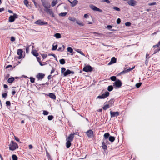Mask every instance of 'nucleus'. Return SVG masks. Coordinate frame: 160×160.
Returning a JSON list of instances; mask_svg holds the SVG:
<instances>
[{
	"instance_id": "30",
	"label": "nucleus",
	"mask_w": 160,
	"mask_h": 160,
	"mask_svg": "<svg viewBox=\"0 0 160 160\" xmlns=\"http://www.w3.org/2000/svg\"><path fill=\"white\" fill-rule=\"evenodd\" d=\"M59 62L61 64L63 65L65 63V60L64 59H61L60 60Z\"/></svg>"
},
{
	"instance_id": "33",
	"label": "nucleus",
	"mask_w": 160,
	"mask_h": 160,
	"mask_svg": "<svg viewBox=\"0 0 160 160\" xmlns=\"http://www.w3.org/2000/svg\"><path fill=\"white\" fill-rule=\"evenodd\" d=\"M12 158L13 160H17L18 157L16 155L13 154L12 156Z\"/></svg>"
},
{
	"instance_id": "32",
	"label": "nucleus",
	"mask_w": 160,
	"mask_h": 160,
	"mask_svg": "<svg viewBox=\"0 0 160 160\" xmlns=\"http://www.w3.org/2000/svg\"><path fill=\"white\" fill-rule=\"evenodd\" d=\"M54 43L52 45V50H55L57 49V48L58 47V45H54Z\"/></svg>"
},
{
	"instance_id": "25",
	"label": "nucleus",
	"mask_w": 160,
	"mask_h": 160,
	"mask_svg": "<svg viewBox=\"0 0 160 160\" xmlns=\"http://www.w3.org/2000/svg\"><path fill=\"white\" fill-rule=\"evenodd\" d=\"M47 10H45V11L47 13H49V14H53V12L52 10L49 9H47Z\"/></svg>"
},
{
	"instance_id": "22",
	"label": "nucleus",
	"mask_w": 160,
	"mask_h": 160,
	"mask_svg": "<svg viewBox=\"0 0 160 160\" xmlns=\"http://www.w3.org/2000/svg\"><path fill=\"white\" fill-rule=\"evenodd\" d=\"M110 136V134L108 132L106 133L104 135V138L103 139H108Z\"/></svg>"
},
{
	"instance_id": "17",
	"label": "nucleus",
	"mask_w": 160,
	"mask_h": 160,
	"mask_svg": "<svg viewBox=\"0 0 160 160\" xmlns=\"http://www.w3.org/2000/svg\"><path fill=\"white\" fill-rule=\"evenodd\" d=\"M49 96L53 99H56V96L53 93H49L48 95Z\"/></svg>"
},
{
	"instance_id": "12",
	"label": "nucleus",
	"mask_w": 160,
	"mask_h": 160,
	"mask_svg": "<svg viewBox=\"0 0 160 160\" xmlns=\"http://www.w3.org/2000/svg\"><path fill=\"white\" fill-rule=\"evenodd\" d=\"M35 23L39 25H47L48 23L43 21H41L40 20H38L35 22Z\"/></svg>"
},
{
	"instance_id": "26",
	"label": "nucleus",
	"mask_w": 160,
	"mask_h": 160,
	"mask_svg": "<svg viewBox=\"0 0 160 160\" xmlns=\"http://www.w3.org/2000/svg\"><path fill=\"white\" fill-rule=\"evenodd\" d=\"M57 0H53L51 3V5L52 7L55 6L58 2Z\"/></svg>"
},
{
	"instance_id": "39",
	"label": "nucleus",
	"mask_w": 160,
	"mask_h": 160,
	"mask_svg": "<svg viewBox=\"0 0 160 160\" xmlns=\"http://www.w3.org/2000/svg\"><path fill=\"white\" fill-rule=\"evenodd\" d=\"M142 84V82H138L136 84L135 86L137 88H139Z\"/></svg>"
},
{
	"instance_id": "9",
	"label": "nucleus",
	"mask_w": 160,
	"mask_h": 160,
	"mask_svg": "<svg viewBox=\"0 0 160 160\" xmlns=\"http://www.w3.org/2000/svg\"><path fill=\"white\" fill-rule=\"evenodd\" d=\"M110 113L111 117H117L119 116V112L118 111L115 112L111 111L110 112Z\"/></svg>"
},
{
	"instance_id": "41",
	"label": "nucleus",
	"mask_w": 160,
	"mask_h": 160,
	"mask_svg": "<svg viewBox=\"0 0 160 160\" xmlns=\"http://www.w3.org/2000/svg\"><path fill=\"white\" fill-rule=\"evenodd\" d=\"M68 19L69 20L73 22L76 21L77 20L76 18H74L70 17L68 18Z\"/></svg>"
},
{
	"instance_id": "6",
	"label": "nucleus",
	"mask_w": 160,
	"mask_h": 160,
	"mask_svg": "<svg viewBox=\"0 0 160 160\" xmlns=\"http://www.w3.org/2000/svg\"><path fill=\"white\" fill-rule=\"evenodd\" d=\"M43 6L46 9H49L50 7V5L49 3L46 2L43 0H41Z\"/></svg>"
},
{
	"instance_id": "5",
	"label": "nucleus",
	"mask_w": 160,
	"mask_h": 160,
	"mask_svg": "<svg viewBox=\"0 0 160 160\" xmlns=\"http://www.w3.org/2000/svg\"><path fill=\"white\" fill-rule=\"evenodd\" d=\"M83 70L86 72H90L92 70V68L90 65H87L83 68Z\"/></svg>"
},
{
	"instance_id": "34",
	"label": "nucleus",
	"mask_w": 160,
	"mask_h": 160,
	"mask_svg": "<svg viewBox=\"0 0 160 160\" xmlns=\"http://www.w3.org/2000/svg\"><path fill=\"white\" fill-rule=\"evenodd\" d=\"M110 79L111 80L114 81H116V76H113L110 77Z\"/></svg>"
},
{
	"instance_id": "64",
	"label": "nucleus",
	"mask_w": 160,
	"mask_h": 160,
	"mask_svg": "<svg viewBox=\"0 0 160 160\" xmlns=\"http://www.w3.org/2000/svg\"><path fill=\"white\" fill-rule=\"evenodd\" d=\"M107 28L108 29H110L112 28V26L111 25H108L107 26Z\"/></svg>"
},
{
	"instance_id": "7",
	"label": "nucleus",
	"mask_w": 160,
	"mask_h": 160,
	"mask_svg": "<svg viewBox=\"0 0 160 160\" xmlns=\"http://www.w3.org/2000/svg\"><path fill=\"white\" fill-rule=\"evenodd\" d=\"M114 83V85L119 88L122 85V82L119 79L117 80Z\"/></svg>"
},
{
	"instance_id": "11",
	"label": "nucleus",
	"mask_w": 160,
	"mask_h": 160,
	"mask_svg": "<svg viewBox=\"0 0 160 160\" xmlns=\"http://www.w3.org/2000/svg\"><path fill=\"white\" fill-rule=\"evenodd\" d=\"M22 52L23 51L21 49H19L17 50V54L19 55L17 58L18 59H20L22 58Z\"/></svg>"
},
{
	"instance_id": "18",
	"label": "nucleus",
	"mask_w": 160,
	"mask_h": 160,
	"mask_svg": "<svg viewBox=\"0 0 160 160\" xmlns=\"http://www.w3.org/2000/svg\"><path fill=\"white\" fill-rule=\"evenodd\" d=\"M78 1L77 0H74L72 2L71 4V6L73 7L75 6L78 4Z\"/></svg>"
},
{
	"instance_id": "63",
	"label": "nucleus",
	"mask_w": 160,
	"mask_h": 160,
	"mask_svg": "<svg viewBox=\"0 0 160 160\" xmlns=\"http://www.w3.org/2000/svg\"><path fill=\"white\" fill-rule=\"evenodd\" d=\"M84 17L86 18H89L88 15L87 14H85L84 15Z\"/></svg>"
},
{
	"instance_id": "60",
	"label": "nucleus",
	"mask_w": 160,
	"mask_h": 160,
	"mask_svg": "<svg viewBox=\"0 0 160 160\" xmlns=\"http://www.w3.org/2000/svg\"><path fill=\"white\" fill-rule=\"evenodd\" d=\"M102 2H106L108 3H110V1L108 0H102Z\"/></svg>"
},
{
	"instance_id": "29",
	"label": "nucleus",
	"mask_w": 160,
	"mask_h": 160,
	"mask_svg": "<svg viewBox=\"0 0 160 160\" xmlns=\"http://www.w3.org/2000/svg\"><path fill=\"white\" fill-rule=\"evenodd\" d=\"M113 89V87L112 85L108 86V90L109 92L112 91Z\"/></svg>"
},
{
	"instance_id": "61",
	"label": "nucleus",
	"mask_w": 160,
	"mask_h": 160,
	"mask_svg": "<svg viewBox=\"0 0 160 160\" xmlns=\"http://www.w3.org/2000/svg\"><path fill=\"white\" fill-rule=\"evenodd\" d=\"M48 56H53V57H54V58H57V57L54 54H51V53H50V54H48Z\"/></svg>"
},
{
	"instance_id": "54",
	"label": "nucleus",
	"mask_w": 160,
	"mask_h": 160,
	"mask_svg": "<svg viewBox=\"0 0 160 160\" xmlns=\"http://www.w3.org/2000/svg\"><path fill=\"white\" fill-rule=\"evenodd\" d=\"M46 155L48 157L49 159H50L51 158V156L49 154V153L47 151H46Z\"/></svg>"
},
{
	"instance_id": "2",
	"label": "nucleus",
	"mask_w": 160,
	"mask_h": 160,
	"mask_svg": "<svg viewBox=\"0 0 160 160\" xmlns=\"http://www.w3.org/2000/svg\"><path fill=\"white\" fill-rule=\"evenodd\" d=\"M18 16L16 13H14L13 16L11 15L9 18V21L10 22H12L15 20V19L18 18Z\"/></svg>"
},
{
	"instance_id": "3",
	"label": "nucleus",
	"mask_w": 160,
	"mask_h": 160,
	"mask_svg": "<svg viewBox=\"0 0 160 160\" xmlns=\"http://www.w3.org/2000/svg\"><path fill=\"white\" fill-rule=\"evenodd\" d=\"M89 6L90 8L94 11H98L101 13L102 12V10L99 9L95 6L93 5H90Z\"/></svg>"
},
{
	"instance_id": "16",
	"label": "nucleus",
	"mask_w": 160,
	"mask_h": 160,
	"mask_svg": "<svg viewBox=\"0 0 160 160\" xmlns=\"http://www.w3.org/2000/svg\"><path fill=\"white\" fill-rule=\"evenodd\" d=\"M74 133L71 134L68 137V139L70 141H72L73 140Z\"/></svg>"
},
{
	"instance_id": "45",
	"label": "nucleus",
	"mask_w": 160,
	"mask_h": 160,
	"mask_svg": "<svg viewBox=\"0 0 160 160\" xmlns=\"http://www.w3.org/2000/svg\"><path fill=\"white\" fill-rule=\"evenodd\" d=\"M6 105L7 107H8L10 106L11 103L9 101H7L6 102Z\"/></svg>"
},
{
	"instance_id": "42",
	"label": "nucleus",
	"mask_w": 160,
	"mask_h": 160,
	"mask_svg": "<svg viewBox=\"0 0 160 160\" xmlns=\"http://www.w3.org/2000/svg\"><path fill=\"white\" fill-rule=\"evenodd\" d=\"M54 118V117L52 115H49L48 116V119L49 120H51Z\"/></svg>"
},
{
	"instance_id": "36",
	"label": "nucleus",
	"mask_w": 160,
	"mask_h": 160,
	"mask_svg": "<svg viewBox=\"0 0 160 160\" xmlns=\"http://www.w3.org/2000/svg\"><path fill=\"white\" fill-rule=\"evenodd\" d=\"M113 9L117 11H120V9L118 7L116 6L113 7Z\"/></svg>"
},
{
	"instance_id": "48",
	"label": "nucleus",
	"mask_w": 160,
	"mask_h": 160,
	"mask_svg": "<svg viewBox=\"0 0 160 160\" xmlns=\"http://www.w3.org/2000/svg\"><path fill=\"white\" fill-rule=\"evenodd\" d=\"M134 67H133L132 68H129V69H128L126 70V71L127 72H129L131 70H133L134 68Z\"/></svg>"
},
{
	"instance_id": "20",
	"label": "nucleus",
	"mask_w": 160,
	"mask_h": 160,
	"mask_svg": "<svg viewBox=\"0 0 160 160\" xmlns=\"http://www.w3.org/2000/svg\"><path fill=\"white\" fill-rule=\"evenodd\" d=\"M32 53L33 54V55L34 56L37 57V56H38V52L36 50H33L32 51Z\"/></svg>"
},
{
	"instance_id": "10",
	"label": "nucleus",
	"mask_w": 160,
	"mask_h": 160,
	"mask_svg": "<svg viewBox=\"0 0 160 160\" xmlns=\"http://www.w3.org/2000/svg\"><path fill=\"white\" fill-rule=\"evenodd\" d=\"M74 73V72L73 71H71L69 69L67 70L65 72H64L63 73V75L64 76H66L68 75L71 74H73Z\"/></svg>"
},
{
	"instance_id": "21",
	"label": "nucleus",
	"mask_w": 160,
	"mask_h": 160,
	"mask_svg": "<svg viewBox=\"0 0 160 160\" xmlns=\"http://www.w3.org/2000/svg\"><path fill=\"white\" fill-rule=\"evenodd\" d=\"M102 148L104 150H106L107 149V146L105 144L104 142H102Z\"/></svg>"
},
{
	"instance_id": "8",
	"label": "nucleus",
	"mask_w": 160,
	"mask_h": 160,
	"mask_svg": "<svg viewBox=\"0 0 160 160\" xmlns=\"http://www.w3.org/2000/svg\"><path fill=\"white\" fill-rule=\"evenodd\" d=\"M128 3L130 6H135L136 5L137 2L135 0H129Z\"/></svg>"
},
{
	"instance_id": "4",
	"label": "nucleus",
	"mask_w": 160,
	"mask_h": 160,
	"mask_svg": "<svg viewBox=\"0 0 160 160\" xmlns=\"http://www.w3.org/2000/svg\"><path fill=\"white\" fill-rule=\"evenodd\" d=\"M109 95V93L108 91H106L105 93H103L101 95L98 96V98L99 99H104L108 97Z\"/></svg>"
},
{
	"instance_id": "50",
	"label": "nucleus",
	"mask_w": 160,
	"mask_h": 160,
	"mask_svg": "<svg viewBox=\"0 0 160 160\" xmlns=\"http://www.w3.org/2000/svg\"><path fill=\"white\" fill-rule=\"evenodd\" d=\"M127 73V72L126 71V70H123V71H122L121 72H120L119 73V74H120V75L126 73Z\"/></svg>"
},
{
	"instance_id": "53",
	"label": "nucleus",
	"mask_w": 160,
	"mask_h": 160,
	"mask_svg": "<svg viewBox=\"0 0 160 160\" xmlns=\"http://www.w3.org/2000/svg\"><path fill=\"white\" fill-rule=\"evenodd\" d=\"M160 50V48H157V49H156L154 50V53L153 54H155L157 52H158Z\"/></svg>"
},
{
	"instance_id": "28",
	"label": "nucleus",
	"mask_w": 160,
	"mask_h": 160,
	"mask_svg": "<svg viewBox=\"0 0 160 160\" xmlns=\"http://www.w3.org/2000/svg\"><path fill=\"white\" fill-rule=\"evenodd\" d=\"M54 36L58 39L60 38H61V34L59 33H56L54 34Z\"/></svg>"
},
{
	"instance_id": "58",
	"label": "nucleus",
	"mask_w": 160,
	"mask_h": 160,
	"mask_svg": "<svg viewBox=\"0 0 160 160\" xmlns=\"http://www.w3.org/2000/svg\"><path fill=\"white\" fill-rule=\"evenodd\" d=\"M15 39L14 37L13 36H12L11 37L10 40L12 42H14L15 41Z\"/></svg>"
},
{
	"instance_id": "24",
	"label": "nucleus",
	"mask_w": 160,
	"mask_h": 160,
	"mask_svg": "<svg viewBox=\"0 0 160 160\" xmlns=\"http://www.w3.org/2000/svg\"><path fill=\"white\" fill-rule=\"evenodd\" d=\"M115 140V138L113 136H110L109 137V140L112 142H113Z\"/></svg>"
},
{
	"instance_id": "46",
	"label": "nucleus",
	"mask_w": 160,
	"mask_h": 160,
	"mask_svg": "<svg viewBox=\"0 0 160 160\" xmlns=\"http://www.w3.org/2000/svg\"><path fill=\"white\" fill-rule=\"evenodd\" d=\"M67 14V12L61 13L59 14V16L62 17H64Z\"/></svg>"
},
{
	"instance_id": "38",
	"label": "nucleus",
	"mask_w": 160,
	"mask_h": 160,
	"mask_svg": "<svg viewBox=\"0 0 160 160\" xmlns=\"http://www.w3.org/2000/svg\"><path fill=\"white\" fill-rule=\"evenodd\" d=\"M67 50L68 52H70V53H72L73 51L71 47L68 48H67Z\"/></svg>"
},
{
	"instance_id": "40",
	"label": "nucleus",
	"mask_w": 160,
	"mask_h": 160,
	"mask_svg": "<svg viewBox=\"0 0 160 160\" xmlns=\"http://www.w3.org/2000/svg\"><path fill=\"white\" fill-rule=\"evenodd\" d=\"M114 102V100L113 98H112L111 100L108 102L109 104H112Z\"/></svg>"
},
{
	"instance_id": "23",
	"label": "nucleus",
	"mask_w": 160,
	"mask_h": 160,
	"mask_svg": "<svg viewBox=\"0 0 160 160\" xmlns=\"http://www.w3.org/2000/svg\"><path fill=\"white\" fill-rule=\"evenodd\" d=\"M71 141L69 140H68L66 142V147L68 148H69L71 145Z\"/></svg>"
},
{
	"instance_id": "51",
	"label": "nucleus",
	"mask_w": 160,
	"mask_h": 160,
	"mask_svg": "<svg viewBox=\"0 0 160 160\" xmlns=\"http://www.w3.org/2000/svg\"><path fill=\"white\" fill-rule=\"evenodd\" d=\"M49 112L46 111L44 110L43 111V114L44 115H46L48 114Z\"/></svg>"
},
{
	"instance_id": "35",
	"label": "nucleus",
	"mask_w": 160,
	"mask_h": 160,
	"mask_svg": "<svg viewBox=\"0 0 160 160\" xmlns=\"http://www.w3.org/2000/svg\"><path fill=\"white\" fill-rule=\"evenodd\" d=\"M102 142H104L105 144H110V142L108 141V139H103V140Z\"/></svg>"
},
{
	"instance_id": "57",
	"label": "nucleus",
	"mask_w": 160,
	"mask_h": 160,
	"mask_svg": "<svg viewBox=\"0 0 160 160\" xmlns=\"http://www.w3.org/2000/svg\"><path fill=\"white\" fill-rule=\"evenodd\" d=\"M121 22V19L119 18H118L117 20V23L118 24H119Z\"/></svg>"
},
{
	"instance_id": "47",
	"label": "nucleus",
	"mask_w": 160,
	"mask_h": 160,
	"mask_svg": "<svg viewBox=\"0 0 160 160\" xmlns=\"http://www.w3.org/2000/svg\"><path fill=\"white\" fill-rule=\"evenodd\" d=\"M7 96V94L6 93H3L2 94V98H6Z\"/></svg>"
},
{
	"instance_id": "31",
	"label": "nucleus",
	"mask_w": 160,
	"mask_h": 160,
	"mask_svg": "<svg viewBox=\"0 0 160 160\" xmlns=\"http://www.w3.org/2000/svg\"><path fill=\"white\" fill-rule=\"evenodd\" d=\"M109 108V104H107L106 105H105L103 107V109L104 110H106L108 108Z\"/></svg>"
},
{
	"instance_id": "62",
	"label": "nucleus",
	"mask_w": 160,
	"mask_h": 160,
	"mask_svg": "<svg viewBox=\"0 0 160 160\" xmlns=\"http://www.w3.org/2000/svg\"><path fill=\"white\" fill-rule=\"evenodd\" d=\"M55 71V69L53 67H52V69L51 72V73L52 74V73L54 72Z\"/></svg>"
},
{
	"instance_id": "59",
	"label": "nucleus",
	"mask_w": 160,
	"mask_h": 160,
	"mask_svg": "<svg viewBox=\"0 0 160 160\" xmlns=\"http://www.w3.org/2000/svg\"><path fill=\"white\" fill-rule=\"evenodd\" d=\"M160 46V41L156 45H154L153 47L155 48L156 47H159V46Z\"/></svg>"
},
{
	"instance_id": "37",
	"label": "nucleus",
	"mask_w": 160,
	"mask_h": 160,
	"mask_svg": "<svg viewBox=\"0 0 160 160\" xmlns=\"http://www.w3.org/2000/svg\"><path fill=\"white\" fill-rule=\"evenodd\" d=\"M24 4L27 7H28L29 5L28 3L29 2L27 0H24Z\"/></svg>"
},
{
	"instance_id": "15",
	"label": "nucleus",
	"mask_w": 160,
	"mask_h": 160,
	"mask_svg": "<svg viewBox=\"0 0 160 160\" xmlns=\"http://www.w3.org/2000/svg\"><path fill=\"white\" fill-rule=\"evenodd\" d=\"M116 58H115L114 57H113L112 58L111 61L109 62L108 64V65H110L113 63H114L116 62Z\"/></svg>"
},
{
	"instance_id": "1",
	"label": "nucleus",
	"mask_w": 160,
	"mask_h": 160,
	"mask_svg": "<svg viewBox=\"0 0 160 160\" xmlns=\"http://www.w3.org/2000/svg\"><path fill=\"white\" fill-rule=\"evenodd\" d=\"M18 146L17 143L12 141L10 144L9 145V149L10 150L14 151L18 148Z\"/></svg>"
},
{
	"instance_id": "43",
	"label": "nucleus",
	"mask_w": 160,
	"mask_h": 160,
	"mask_svg": "<svg viewBox=\"0 0 160 160\" xmlns=\"http://www.w3.org/2000/svg\"><path fill=\"white\" fill-rule=\"evenodd\" d=\"M76 51L79 52V53H80L82 55H83V56H84V55L83 53L81 51V50H80L79 49H77Z\"/></svg>"
},
{
	"instance_id": "44",
	"label": "nucleus",
	"mask_w": 160,
	"mask_h": 160,
	"mask_svg": "<svg viewBox=\"0 0 160 160\" xmlns=\"http://www.w3.org/2000/svg\"><path fill=\"white\" fill-rule=\"evenodd\" d=\"M66 70V68H65L62 67L61 68V73L62 74H63L64 73V72H65V71Z\"/></svg>"
},
{
	"instance_id": "56",
	"label": "nucleus",
	"mask_w": 160,
	"mask_h": 160,
	"mask_svg": "<svg viewBox=\"0 0 160 160\" xmlns=\"http://www.w3.org/2000/svg\"><path fill=\"white\" fill-rule=\"evenodd\" d=\"M42 56L44 59L47 57V55L46 54H42Z\"/></svg>"
},
{
	"instance_id": "13",
	"label": "nucleus",
	"mask_w": 160,
	"mask_h": 160,
	"mask_svg": "<svg viewBox=\"0 0 160 160\" xmlns=\"http://www.w3.org/2000/svg\"><path fill=\"white\" fill-rule=\"evenodd\" d=\"M45 76V74L42 73H39L36 76V77L39 80L42 79Z\"/></svg>"
},
{
	"instance_id": "19",
	"label": "nucleus",
	"mask_w": 160,
	"mask_h": 160,
	"mask_svg": "<svg viewBox=\"0 0 160 160\" xmlns=\"http://www.w3.org/2000/svg\"><path fill=\"white\" fill-rule=\"evenodd\" d=\"M14 80V78L13 77H11L8 79V83H12Z\"/></svg>"
},
{
	"instance_id": "27",
	"label": "nucleus",
	"mask_w": 160,
	"mask_h": 160,
	"mask_svg": "<svg viewBox=\"0 0 160 160\" xmlns=\"http://www.w3.org/2000/svg\"><path fill=\"white\" fill-rule=\"evenodd\" d=\"M76 22L79 25L82 26H83L84 25V24L82 22H81L79 20H77L76 21Z\"/></svg>"
},
{
	"instance_id": "55",
	"label": "nucleus",
	"mask_w": 160,
	"mask_h": 160,
	"mask_svg": "<svg viewBox=\"0 0 160 160\" xmlns=\"http://www.w3.org/2000/svg\"><path fill=\"white\" fill-rule=\"evenodd\" d=\"M131 23L129 22H127L125 23V25L127 26H129L131 25Z\"/></svg>"
},
{
	"instance_id": "52",
	"label": "nucleus",
	"mask_w": 160,
	"mask_h": 160,
	"mask_svg": "<svg viewBox=\"0 0 160 160\" xmlns=\"http://www.w3.org/2000/svg\"><path fill=\"white\" fill-rule=\"evenodd\" d=\"M34 5L36 8H38V7H39V5L36 2H33Z\"/></svg>"
},
{
	"instance_id": "14",
	"label": "nucleus",
	"mask_w": 160,
	"mask_h": 160,
	"mask_svg": "<svg viewBox=\"0 0 160 160\" xmlns=\"http://www.w3.org/2000/svg\"><path fill=\"white\" fill-rule=\"evenodd\" d=\"M86 133L89 137H91L92 136L93 134V132L91 130H89L88 131L86 132Z\"/></svg>"
},
{
	"instance_id": "49",
	"label": "nucleus",
	"mask_w": 160,
	"mask_h": 160,
	"mask_svg": "<svg viewBox=\"0 0 160 160\" xmlns=\"http://www.w3.org/2000/svg\"><path fill=\"white\" fill-rule=\"evenodd\" d=\"M30 82H31L34 83V81L35 80V79L33 77H30Z\"/></svg>"
}]
</instances>
